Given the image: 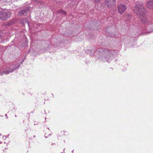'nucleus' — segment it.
I'll return each mask as SVG.
<instances>
[{
  "label": "nucleus",
  "instance_id": "8",
  "mask_svg": "<svg viewBox=\"0 0 153 153\" xmlns=\"http://www.w3.org/2000/svg\"><path fill=\"white\" fill-rule=\"evenodd\" d=\"M147 7L149 9L153 8V0H149L146 4Z\"/></svg>",
  "mask_w": 153,
  "mask_h": 153
},
{
  "label": "nucleus",
  "instance_id": "15",
  "mask_svg": "<svg viewBox=\"0 0 153 153\" xmlns=\"http://www.w3.org/2000/svg\"><path fill=\"white\" fill-rule=\"evenodd\" d=\"M5 116L6 117V118H8V117H7V114H5Z\"/></svg>",
  "mask_w": 153,
  "mask_h": 153
},
{
  "label": "nucleus",
  "instance_id": "21",
  "mask_svg": "<svg viewBox=\"0 0 153 153\" xmlns=\"http://www.w3.org/2000/svg\"><path fill=\"white\" fill-rule=\"evenodd\" d=\"M52 145H53V143H52Z\"/></svg>",
  "mask_w": 153,
  "mask_h": 153
},
{
  "label": "nucleus",
  "instance_id": "18",
  "mask_svg": "<svg viewBox=\"0 0 153 153\" xmlns=\"http://www.w3.org/2000/svg\"><path fill=\"white\" fill-rule=\"evenodd\" d=\"M152 32V31H150V32H148V33H150L151 32Z\"/></svg>",
  "mask_w": 153,
  "mask_h": 153
},
{
  "label": "nucleus",
  "instance_id": "14",
  "mask_svg": "<svg viewBox=\"0 0 153 153\" xmlns=\"http://www.w3.org/2000/svg\"><path fill=\"white\" fill-rule=\"evenodd\" d=\"M95 2H97L99 1L100 0H94Z\"/></svg>",
  "mask_w": 153,
  "mask_h": 153
},
{
  "label": "nucleus",
  "instance_id": "11",
  "mask_svg": "<svg viewBox=\"0 0 153 153\" xmlns=\"http://www.w3.org/2000/svg\"><path fill=\"white\" fill-rule=\"evenodd\" d=\"M4 33L3 31H0V39L4 36Z\"/></svg>",
  "mask_w": 153,
  "mask_h": 153
},
{
  "label": "nucleus",
  "instance_id": "4",
  "mask_svg": "<svg viewBox=\"0 0 153 153\" xmlns=\"http://www.w3.org/2000/svg\"><path fill=\"white\" fill-rule=\"evenodd\" d=\"M15 68H13V66L5 67L3 71L2 72H0V76L2 75L3 74H7L13 71Z\"/></svg>",
  "mask_w": 153,
  "mask_h": 153
},
{
  "label": "nucleus",
  "instance_id": "13",
  "mask_svg": "<svg viewBox=\"0 0 153 153\" xmlns=\"http://www.w3.org/2000/svg\"><path fill=\"white\" fill-rule=\"evenodd\" d=\"M126 17H128V18L127 19H126L127 20H128V21L130 19V18H131V16H129V15H126Z\"/></svg>",
  "mask_w": 153,
  "mask_h": 153
},
{
  "label": "nucleus",
  "instance_id": "2",
  "mask_svg": "<svg viewBox=\"0 0 153 153\" xmlns=\"http://www.w3.org/2000/svg\"><path fill=\"white\" fill-rule=\"evenodd\" d=\"M134 12L139 16H143L146 13L147 10L143 6L138 3L137 4L133 9Z\"/></svg>",
  "mask_w": 153,
  "mask_h": 153
},
{
  "label": "nucleus",
  "instance_id": "3",
  "mask_svg": "<svg viewBox=\"0 0 153 153\" xmlns=\"http://www.w3.org/2000/svg\"><path fill=\"white\" fill-rule=\"evenodd\" d=\"M10 16L11 13L8 11L4 10L0 11V19L2 21H6Z\"/></svg>",
  "mask_w": 153,
  "mask_h": 153
},
{
  "label": "nucleus",
  "instance_id": "9",
  "mask_svg": "<svg viewBox=\"0 0 153 153\" xmlns=\"http://www.w3.org/2000/svg\"><path fill=\"white\" fill-rule=\"evenodd\" d=\"M7 137V136H3L2 137V139L3 140V141H1V140H0V144H1L2 143H4V147L5 149H6V146H7V144L3 141L5 140L6 138Z\"/></svg>",
  "mask_w": 153,
  "mask_h": 153
},
{
  "label": "nucleus",
  "instance_id": "7",
  "mask_svg": "<svg viewBox=\"0 0 153 153\" xmlns=\"http://www.w3.org/2000/svg\"><path fill=\"white\" fill-rule=\"evenodd\" d=\"M115 0H105V4L108 7L114 5L115 4Z\"/></svg>",
  "mask_w": 153,
  "mask_h": 153
},
{
  "label": "nucleus",
  "instance_id": "6",
  "mask_svg": "<svg viewBox=\"0 0 153 153\" xmlns=\"http://www.w3.org/2000/svg\"><path fill=\"white\" fill-rule=\"evenodd\" d=\"M29 7H27L26 8L22 10L19 12L18 13V15L19 16L26 15L27 13L29 12Z\"/></svg>",
  "mask_w": 153,
  "mask_h": 153
},
{
  "label": "nucleus",
  "instance_id": "20",
  "mask_svg": "<svg viewBox=\"0 0 153 153\" xmlns=\"http://www.w3.org/2000/svg\"><path fill=\"white\" fill-rule=\"evenodd\" d=\"M9 135V134H8V135H7V137H8Z\"/></svg>",
  "mask_w": 153,
  "mask_h": 153
},
{
  "label": "nucleus",
  "instance_id": "12",
  "mask_svg": "<svg viewBox=\"0 0 153 153\" xmlns=\"http://www.w3.org/2000/svg\"><path fill=\"white\" fill-rule=\"evenodd\" d=\"M58 12L59 13H61L64 14H65L66 13V12L62 10H60L58 11Z\"/></svg>",
  "mask_w": 153,
  "mask_h": 153
},
{
  "label": "nucleus",
  "instance_id": "19",
  "mask_svg": "<svg viewBox=\"0 0 153 153\" xmlns=\"http://www.w3.org/2000/svg\"><path fill=\"white\" fill-rule=\"evenodd\" d=\"M45 137L46 138H47V137H46L45 136Z\"/></svg>",
  "mask_w": 153,
  "mask_h": 153
},
{
  "label": "nucleus",
  "instance_id": "22",
  "mask_svg": "<svg viewBox=\"0 0 153 153\" xmlns=\"http://www.w3.org/2000/svg\"><path fill=\"white\" fill-rule=\"evenodd\" d=\"M93 52L94 53V51H93Z\"/></svg>",
  "mask_w": 153,
  "mask_h": 153
},
{
  "label": "nucleus",
  "instance_id": "10",
  "mask_svg": "<svg viewBox=\"0 0 153 153\" xmlns=\"http://www.w3.org/2000/svg\"><path fill=\"white\" fill-rule=\"evenodd\" d=\"M141 21L142 23L145 25H149L150 23L148 21L146 18H145L144 19H142Z\"/></svg>",
  "mask_w": 153,
  "mask_h": 153
},
{
  "label": "nucleus",
  "instance_id": "5",
  "mask_svg": "<svg viewBox=\"0 0 153 153\" xmlns=\"http://www.w3.org/2000/svg\"><path fill=\"white\" fill-rule=\"evenodd\" d=\"M117 8L118 13L122 14L126 9V6L123 4H119L118 5Z\"/></svg>",
  "mask_w": 153,
  "mask_h": 153
},
{
  "label": "nucleus",
  "instance_id": "1",
  "mask_svg": "<svg viewBox=\"0 0 153 153\" xmlns=\"http://www.w3.org/2000/svg\"><path fill=\"white\" fill-rule=\"evenodd\" d=\"M114 51H111L108 49H105L99 53L100 55L102 57V59L104 58L106 60L108 59L111 60L114 58Z\"/></svg>",
  "mask_w": 153,
  "mask_h": 153
},
{
  "label": "nucleus",
  "instance_id": "17",
  "mask_svg": "<svg viewBox=\"0 0 153 153\" xmlns=\"http://www.w3.org/2000/svg\"><path fill=\"white\" fill-rule=\"evenodd\" d=\"M1 135H0V138L1 137Z\"/></svg>",
  "mask_w": 153,
  "mask_h": 153
},
{
  "label": "nucleus",
  "instance_id": "16",
  "mask_svg": "<svg viewBox=\"0 0 153 153\" xmlns=\"http://www.w3.org/2000/svg\"><path fill=\"white\" fill-rule=\"evenodd\" d=\"M74 150L72 151V153H74Z\"/></svg>",
  "mask_w": 153,
  "mask_h": 153
}]
</instances>
